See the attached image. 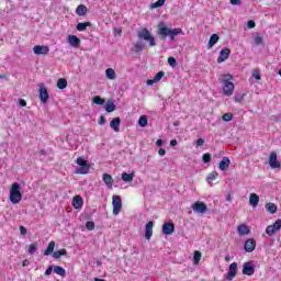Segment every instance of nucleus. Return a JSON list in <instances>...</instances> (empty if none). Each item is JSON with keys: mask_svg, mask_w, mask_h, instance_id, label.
Returning a JSON list of instances; mask_svg holds the SVG:
<instances>
[{"mask_svg": "<svg viewBox=\"0 0 281 281\" xmlns=\"http://www.w3.org/2000/svg\"><path fill=\"white\" fill-rule=\"evenodd\" d=\"M232 80H234V77L229 74L227 75H223V79H222V83H223V93L224 95H233L234 94V82H232Z\"/></svg>", "mask_w": 281, "mask_h": 281, "instance_id": "obj_2", "label": "nucleus"}, {"mask_svg": "<svg viewBox=\"0 0 281 281\" xmlns=\"http://www.w3.org/2000/svg\"><path fill=\"white\" fill-rule=\"evenodd\" d=\"M54 249H56V241H49L46 250L44 251V256H49V254H54Z\"/></svg>", "mask_w": 281, "mask_h": 281, "instance_id": "obj_27", "label": "nucleus"}, {"mask_svg": "<svg viewBox=\"0 0 281 281\" xmlns=\"http://www.w3.org/2000/svg\"><path fill=\"white\" fill-rule=\"evenodd\" d=\"M269 166L272 169L281 168L280 161H278V153L271 151L269 156Z\"/></svg>", "mask_w": 281, "mask_h": 281, "instance_id": "obj_9", "label": "nucleus"}, {"mask_svg": "<svg viewBox=\"0 0 281 281\" xmlns=\"http://www.w3.org/2000/svg\"><path fill=\"white\" fill-rule=\"evenodd\" d=\"M177 144H178L177 139H171L170 140V146H177Z\"/></svg>", "mask_w": 281, "mask_h": 281, "instance_id": "obj_63", "label": "nucleus"}, {"mask_svg": "<svg viewBox=\"0 0 281 281\" xmlns=\"http://www.w3.org/2000/svg\"><path fill=\"white\" fill-rule=\"evenodd\" d=\"M252 78H255L256 80H261L262 77L260 76V69L257 68L252 71Z\"/></svg>", "mask_w": 281, "mask_h": 281, "instance_id": "obj_46", "label": "nucleus"}, {"mask_svg": "<svg viewBox=\"0 0 281 281\" xmlns=\"http://www.w3.org/2000/svg\"><path fill=\"white\" fill-rule=\"evenodd\" d=\"M155 79H149V80H147V86L148 87H153V85H155Z\"/></svg>", "mask_w": 281, "mask_h": 281, "instance_id": "obj_61", "label": "nucleus"}, {"mask_svg": "<svg viewBox=\"0 0 281 281\" xmlns=\"http://www.w3.org/2000/svg\"><path fill=\"white\" fill-rule=\"evenodd\" d=\"M19 104L20 106H27V101H25L24 99H20Z\"/></svg>", "mask_w": 281, "mask_h": 281, "instance_id": "obj_59", "label": "nucleus"}, {"mask_svg": "<svg viewBox=\"0 0 281 281\" xmlns=\"http://www.w3.org/2000/svg\"><path fill=\"white\" fill-rule=\"evenodd\" d=\"M77 165L81 167V168L77 169V171H76L77 175H89V170L91 167L89 166L87 160H85L82 157H78Z\"/></svg>", "mask_w": 281, "mask_h": 281, "instance_id": "obj_4", "label": "nucleus"}, {"mask_svg": "<svg viewBox=\"0 0 281 281\" xmlns=\"http://www.w3.org/2000/svg\"><path fill=\"white\" fill-rule=\"evenodd\" d=\"M87 12H88V9H87V5L85 4H79L76 9V14H78V16H85Z\"/></svg>", "mask_w": 281, "mask_h": 281, "instance_id": "obj_24", "label": "nucleus"}, {"mask_svg": "<svg viewBox=\"0 0 281 281\" xmlns=\"http://www.w3.org/2000/svg\"><path fill=\"white\" fill-rule=\"evenodd\" d=\"M155 226V224L153 223V221H149L146 225H145V238L147 240H150V238H153V227Z\"/></svg>", "mask_w": 281, "mask_h": 281, "instance_id": "obj_16", "label": "nucleus"}, {"mask_svg": "<svg viewBox=\"0 0 281 281\" xmlns=\"http://www.w3.org/2000/svg\"><path fill=\"white\" fill-rule=\"evenodd\" d=\"M116 106L115 103L113 102H109L105 106V111L106 113H113V111H115Z\"/></svg>", "mask_w": 281, "mask_h": 281, "instance_id": "obj_39", "label": "nucleus"}, {"mask_svg": "<svg viewBox=\"0 0 281 281\" xmlns=\"http://www.w3.org/2000/svg\"><path fill=\"white\" fill-rule=\"evenodd\" d=\"M40 100L42 104H47L49 100V92L47 91V88L43 83L40 85Z\"/></svg>", "mask_w": 281, "mask_h": 281, "instance_id": "obj_6", "label": "nucleus"}, {"mask_svg": "<svg viewBox=\"0 0 281 281\" xmlns=\"http://www.w3.org/2000/svg\"><path fill=\"white\" fill-rule=\"evenodd\" d=\"M158 34H159L160 38H162V40L167 38V36L170 35V29H168L166 26L159 27Z\"/></svg>", "mask_w": 281, "mask_h": 281, "instance_id": "obj_25", "label": "nucleus"}, {"mask_svg": "<svg viewBox=\"0 0 281 281\" xmlns=\"http://www.w3.org/2000/svg\"><path fill=\"white\" fill-rule=\"evenodd\" d=\"M156 146H164V139L159 138L157 142H156Z\"/></svg>", "mask_w": 281, "mask_h": 281, "instance_id": "obj_62", "label": "nucleus"}, {"mask_svg": "<svg viewBox=\"0 0 281 281\" xmlns=\"http://www.w3.org/2000/svg\"><path fill=\"white\" fill-rule=\"evenodd\" d=\"M105 76L109 80H115L116 78L115 70L113 68H108L105 70Z\"/></svg>", "mask_w": 281, "mask_h": 281, "instance_id": "obj_32", "label": "nucleus"}, {"mask_svg": "<svg viewBox=\"0 0 281 281\" xmlns=\"http://www.w3.org/2000/svg\"><path fill=\"white\" fill-rule=\"evenodd\" d=\"M183 33V30L181 29H173V30H170L169 29V38L170 41H175V36H179V34H182Z\"/></svg>", "mask_w": 281, "mask_h": 281, "instance_id": "obj_28", "label": "nucleus"}, {"mask_svg": "<svg viewBox=\"0 0 281 281\" xmlns=\"http://www.w3.org/2000/svg\"><path fill=\"white\" fill-rule=\"evenodd\" d=\"M33 54H36V56H47V54H49V47L35 45L33 47Z\"/></svg>", "mask_w": 281, "mask_h": 281, "instance_id": "obj_10", "label": "nucleus"}, {"mask_svg": "<svg viewBox=\"0 0 281 281\" xmlns=\"http://www.w3.org/2000/svg\"><path fill=\"white\" fill-rule=\"evenodd\" d=\"M52 271H54V267L49 266L46 271L44 272L45 276H52Z\"/></svg>", "mask_w": 281, "mask_h": 281, "instance_id": "obj_54", "label": "nucleus"}, {"mask_svg": "<svg viewBox=\"0 0 281 281\" xmlns=\"http://www.w3.org/2000/svg\"><path fill=\"white\" fill-rule=\"evenodd\" d=\"M162 234H166L167 236L175 234V224L171 222H166L162 225Z\"/></svg>", "mask_w": 281, "mask_h": 281, "instance_id": "obj_14", "label": "nucleus"}, {"mask_svg": "<svg viewBox=\"0 0 281 281\" xmlns=\"http://www.w3.org/2000/svg\"><path fill=\"white\" fill-rule=\"evenodd\" d=\"M67 85H68V82H67V79H65V78H60L57 80V88H59L61 91L64 89H67Z\"/></svg>", "mask_w": 281, "mask_h": 281, "instance_id": "obj_33", "label": "nucleus"}, {"mask_svg": "<svg viewBox=\"0 0 281 281\" xmlns=\"http://www.w3.org/2000/svg\"><path fill=\"white\" fill-rule=\"evenodd\" d=\"M192 210L193 212H198V214H205V212H207V204L201 201H196L192 205Z\"/></svg>", "mask_w": 281, "mask_h": 281, "instance_id": "obj_8", "label": "nucleus"}, {"mask_svg": "<svg viewBox=\"0 0 281 281\" xmlns=\"http://www.w3.org/2000/svg\"><path fill=\"white\" fill-rule=\"evenodd\" d=\"M103 181L108 188H113V177L109 173H103Z\"/></svg>", "mask_w": 281, "mask_h": 281, "instance_id": "obj_23", "label": "nucleus"}, {"mask_svg": "<svg viewBox=\"0 0 281 281\" xmlns=\"http://www.w3.org/2000/svg\"><path fill=\"white\" fill-rule=\"evenodd\" d=\"M229 54H232V50L229 48H223L217 57V63L220 65L221 63H225V60L229 58Z\"/></svg>", "mask_w": 281, "mask_h": 281, "instance_id": "obj_13", "label": "nucleus"}, {"mask_svg": "<svg viewBox=\"0 0 281 281\" xmlns=\"http://www.w3.org/2000/svg\"><path fill=\"white\" fill-rule=\"evenodd\" d=\"M86 228L88 229V232H93V229H95V223L88 221L86 223Z\"/></svg>", "mask_w": 281, "mask_h": 281, "instance_id": "obj_44", "label": "nucleus"}, {"mask_svg": "<svg viewBox=\"0 0 281 281\" xmlns=\"http://www.w3.org/2000/svg\"><path fill=\"white\" fill-rule=\"evenodd\" d=\"M276 232H278V231L276 229V227H273V225H269L266 228V234H268V236H273V234H276Z\"/></svg>", "mask_w": 281, "mask_h": 281, "instance_id": "obj_40", "label": "nucleus"}, {"mask_svg": "<svg viewBox=\"0 0 281 281\" xmlns=\"http://www.w3.org/2000/svg\"><path fill=\"white\" fill-rule=\"evenodd\" d=\"M243 3L241 0H231L232 5H240Z\"/></svg>", "mask_w": 281, "mask_h": 281, "instance_id": "obj_57", "label": "nucleus"}, {"mask_svg": "<svg viewBox=\"0 0 281 281\" xmlns=\"http://www.w3.org/2000/svg\"><path fill=\"white\" fill-rule=\"evenodd\" d=\"M168 63H169L170 67H176L177 59L175 57H169Z\"/></svg>", "mask_w": 281, "mask_h": 281, "instance_id": "obj_53", "label": "nucleus"}, {"mask_svg": "<svg viewBox=\"0 0 281 281\" xmlns=\"http://www.w3.org/2000/svg\"><path fill=\"white\" fill-rule=\"evenodd\" d=\"M256 245V239L249 238L245 241L244 249L247 251V254H251V251H255Z\"/></svg>", "mask_w": 281, "mask_h": 281, "instance_id": "obj_12", "label": "nucleus"}, {"mask_svg": "<svg viewBox=\"0 0 281 281\" xmlns=\"http://www.w3.org/2000/svg\"><path fill=\"white\" fill-rule=\"evenodd\" d=\"M98 124H100L101 126H102V124H106V117H104V115H101L98 121Z\"/></svg>", "mask_w": 281, "mask_h": 281, "instance_id": "obj_55", "label": "nucleus"}, {"mask_svg": "<svg viewBox=\"0 0 281 281\" xmlns=\"http://www.w3.org/2000/svg\"><path fill=\"white\" fill-rule=\"evenodd\" d=\"M229 164H232V160H229V157H223L220 161V170H227L229 168Z\"/></svg>", "mask_w": 281, "mask_h": 281, "instance_id": "obj_20", "label": "nucleus"}, {"mask_svg": "<svg viewBox=\"0 0 281 281\" xmlns=\"http://www.w3.org/2000/svg\"><path fill=\"white\" fill-rule=\"evenodd\" d=\"M203 144H205V139H203V138L196 139V146H203Z\"/></svg>", "mask_w": 281, "mask_h": 281, "instance_id": "obj_58", "label": "nucleus"}, {"mask_svg": "<svg viewBox=\"0 0 281 281\" xmlns=\"http://www.w3.org/2000/svg\"><path fill=\"white\" fill-rule=\"evenodd\" d=\"M220 38L221 37L218 36V34H212L209 40V44H207L209 49H212L213 45H216V43H218Z\"/></svg>", "mask_w": 281, "mask_h": 281, "instance_id": "obj_22", "label": "nucleus"}, {"mask_svg": "<svg viewBox=\"0 0 281 281\" xmlns=\"http://www.w3.org/2000/svg\"><path fill=\"white\" fill-rule=\"evenodd\" d=\"M20 234L25 236V234H27V228H25V226H20Z\"/></svg>", "mask_w": 281, "mask_h": 281, "instance_id": "obj_56", "label": "nucleus"}, {"mask_svg": "<svg viewBox=\"0 0 281 281\" xmlns=\"http://www.w3.org/2000/svg\"><path fill=\"white\" fill-rule=\"evenodd\" d=\"M54 273H56L57 276H60L61 278H65V276H67V272L65 271V268H63L60 266H55L54 267Z\"/></svg>", "mask_w": 281, "mask_h": 281, "instance_id": "obj_30", "label": "nucleus"}, {"mask_svg": "<svg viewBox=\"0 0 281 281\" xmlns=\"http://www.w3.org/2000/svg\"><path fill=\"white\" fill-rule=\"evenodd\" d=\"M9 199L13 205L19 204L23 200V193H21V184L19 182H14L11 186Z\"/></svg>", "mask_w": 281, "mask_h": 281, "instance_id": "obj_1", "label": "nucleus"}, {"mask_svg": "<svg viewBox=\"0 0 281 281\" xmlns=\"http://www.w3.org/2000/svg\"><path fill=\"white\" fill-rule=\"evenodd\" d=\"M222 120L224 122H232V120H234V114H232V112L224 113Z\"/></svg>", "mask_w": 281, "mask_h": 281, "instance_id": "obj_38", "label": "nucleus"}, {"mask_svg": "<svg viewBox=\"0 0 281 281\" xmlns=\"http://www.w3.org/2000/svg\"><path fill=\"white\" fill-rule=\"evenodd\" d=\"M122 124V119L114 117L111 122H110V127L112 131H114L115 133H120V126Z\"/></svg>", "mask_w": 281, "mask_h": 281, "instance_id": "obj_15", "label": "nucleus"}, {"mask_svg": "<svg viewBox=\"0 0 281 281\" xmlns=\"http://www.w3.org/2000/svg\"><path fill=\"white\" fill-rule=\"evenodd\" d=\"M254 41H255V44H256V45H262V36L256 35V36L254 37Z\"/></svg>", "mask_w": 281, "mask_h": 281, "instance_id": "obj_50", "label": "nucleus"}, {"mask_svg": "<svg viewBox=\"0 0 281 281\" xmlns=\"http://www.w3.org/2000/svg\"><path fill=\"white\" fill-rule=\"evenodd\" d=\"M138 38H143V41H147L149 43V47H155L157 45V42L155 41V36L150 34V31L148 29H143L138 32Z\"/></svg>", "mask_w": 281, "mask_h": 281, "instance_id": "obj_3", "label": "nucleus"}, {"mask_svg": "<svg viewBox=\"0 0 281 281\" xmlns=\"http://www.w3.org/2000/svg\"><path fill=\"white\" fill-rule=\"evenodd\" d=\"M164 76H166V72H164V71L157 72L156 76L154 77V81L155 82L161 81V78H164Z\"/></svg>", "mask_w": 281, "mask_h": 281, "instance_id": "obj_43", "label": "nucleus"}, {"mask_svg": "<svg viewBox=\"0 0 281 281\" xmlns=\"http://www.w3.org/2000/svg\"><path fill=\"white\" fill-rule=\"evenodd\" d=\"M237 232H238L239 236H247L249 234V226L245 225V224H240L237 227Z\"/></svg>", "mask_w": 281, "mask_h": 281, "instance_id": "obj_21", "label": "nucleus"}, {"mask_svg": "<svg viewBox=\"0 0 281 281\" xmlns=\"http://www.w3.org/2000/svg\"><path fill=\"white\" fill-rule=\"evenodd\" d=\"M83 204H85V202L82 201V196H80V195L74 196L72 206L75 207V210H80V207H82Z\"/></svg>", "mask_w": 281, "mask_h": 281, "instance_id": "obj_17", "label": "nucleus"}, {"mask_svg": "<svg viewBox=\"0 0 281 281\" xmlns=\"http://www.w3.org/2000/svg\"><path fill=\"white\" fill-rule=\"evenodd\" d=\"M249 203L252 207H258V203H260V196H258L256 193H250Z\"/></svg>", "mask_w": 281, "mask_h": 281, "instance_id": "obj_18", "label": "nucleus"}, {"mask_svg": "<svg viewBox=\"0 0 281 281\" xmlns=\"http://www.w3.org/2000/svg\"><path fill=\"white\" fill-rule=\"evenodd\" d=\"M166 0H158L154 3H151V8H161L162 5H165Z\"/></svg>", "mask_w": 281, "mask_h": 281, "instance_id": "obj_47", "label": "nucleus"}, {"mask_svg": "<svg viewBox=\"0 0 281 281\" xmlns=\"http://www.w3.org/2000/svg\"><path fill=\"white\" fill-rule=\"evenodd\" d=\"M138 126H142V128L148 126V116L142 115L138 120Z\"/></svg>", "mask_w": 281, "mask_h": 281, "instance_id": "obj_35", "label": "nucleus"}, {"mask_svg": "<svg viewBox=\"0 0 281 281\" xmlns=\"http://www.w3.org/2000/svg\"><path fill=\"white\" fill-rule=\"evenodd\" d=\"M266 210L270 214H276L278 212V206L276 205V203H267L266 204Z\"/></svg>", "mask_w": 281, "mask_h": 281, "instance_id": "obj_31", "label": "nucleus"}, {"mask_svg": "<svg viewBox=\"0 0 281 281\" xmlns=\"http://www.w3.org/2000/svg\"><path fill=\"white\" fill-rule=\"evenodd\" d=\"M93 104H104V99H102L100 95H95L92 99Z\"/></svg>", "mask_w": 281, "mask_h": 281, "instance_id": "obj_45", "label": "nucleus"}, {"mask_svg": "<svg viewBox=\"0 0 281 281\" xmlns=\"http://www.w3.org/2000/svg\"><path fill=\"white\" fill-rule=\"evenodd\" d=\"M145 47L146 45L144 44V42L137 41L135 44V53L139 54V52L144 50Z\"/></svg>", "mask_w": 281, "mask_h": 281, "instance_id": "obj_37", "label": "nucleus"}, {"mask_svg": "<svg viewBox=\"0 0 281 281\" xmlns=\"http://www.w3.org/2000/svg\"><path fill=\"white\" fill-rule=\"evenodd\" d=\"M202 161L204 164H210V161H212V154H210V153L203 154Z\"/></svg>", "mask_w": 281, "mask_h": 281, "instance_id": "obj_41", "label": "nucleus"}, {"mask_svg": "<svg viewBox=\"0 0 281 281\" xmlns=\"http://www.w3.org/2000/svg\"><path fill=\"white\" fill-rule=\"evenodd\" d=\"M158 155H160V157H164V155H166V150L164 148H159Z\"/></svg>", "mask_w": 281, "mask_h": 281, "instance_id": "obj_60", "label": "nucleus"}, {"mask_svg": "<svg viewBox=\"0 0 281 281\" xmlns=\"http://www.w3.org/2000/svg\"><path fill=\"white\" fill-rule=\"evenodd\" d=\"M217 178H218V172L213 171L212 173L209 175L207 181L210 183L211 181H216Z\"/></svg>", "mask_w": 281, "mask_h": 281, "instance_id": "obj_42", "label": "nucleus"}, {"mask_svg": "<svg viewBox=\"0 0 281 281\" xmlns=\"http://www.w3.org/2000/svg\"><path fill=\"white\" fill-rule=\"evenodd\" d=\"M27 251H29L30 256H32L36 251V244H30Z\"/></svg>", "mask_w": 281, "mask_h": 281, "instance_id": "obj_49", "label": "nucleus"}, {"mask_svg": "<svg viewBox=\"0 0 281 281\" xmlns=\"http://www.w3.org/2000/svg\"><path fill=\"white\" fill-rule=\"evenodd\" d=\"M247 27H248V30H254V27H256V21L249 20L247 22Z\"/></svg>", "mask_w": 281, "mask_h": 281, "instance_id": "obj_52", "label": "nucleus"}, {"mask_svg": "<svg viewBox=\"0 0 281 281\" xmlns=\"http://www.w3.org/2000/svg\"><path fill=\"white\" fill-rule=\"evenodd\" d=\"M234 100L235 102H243L245 100V93L235 95Z\"/></svg>", "mask_w": 281, "mask_h": 281, "instance_id": "obj_51", "label": "nucleus"}, {"mask_svg": "<svg viewBox=\"0 0 281 281\" xmlns=\"http://www.w3.org/2000/svg\"><path fill=\"white\" fill-rule=\"evenodd\" d=\"M202 254L199 250H195L193 254V265H199L201 262Z\"/></svg>", "mask_w": 281, "mask_h": 281, "instance_id": "obj_36", "label": "nucleus"}, {"mask_svg": "<svg viewBox=\"0 0 281 281\" xmlns=\"http://www.w3.org/2000/svg\"><path fill=\"white\" fill-rule=\"evenodd\" d=\"M121 179H122V181H125V183H128V182L133 181V179H135V173L123 172L121 175Z\"/></svg>", "mask_w": 281, "mask_h": 281, "instance_id": "obj_26", "label": "nucleus"}, {"mask_svg": "<svg viewBox=\"0 0 281 281\" xmlns=\"http://www.w3.org/2000/svg\"><path fill=\"white\" fill-rule=\"evenodd\" d=\"M66 254H67V249L61 248V249L56 250V251L53 252V258L58 260V258H60L61 256H65Z\"/></svg>", "mask_w": 281, "mask_h": 281, "instance_id": "obj_34", "label": "nucleus"}, {"mask_svg": "<svg viewBox=\"0 0 281 281\" xmlns=\"http://www.w3.org/2000/svg\"><path fill=\"white\" fill-rule=\"evenodd\" d=\"M241 273L244 276H254L256 273V269L254 268V263L251 261L245 262L243 266Z\"/></svg>", "mask_w": 281, "mask_h": 281, "instance_id": "obj_11", "label": "nucleus"}, {"mask_svg": "<svg viewBox=\"0 0 281 281\" xmlns=\"http://www.w3.org/2000/svg\"><path fill=\"white\" fill-rule=\"evenodd\" d=\"M112 206H113V214L117 216L120 212H122V196L113 195L112 196Z\"/></svg>", "mask_w": 281, "mask_h": 281, "instance_id": "obj_5", "label": "nucleus"}, {"mask_svg": "<svg viewBox=\"0 0 281 281\" xmlns=\"http://www.w3.org/2000/svg\"><path fill=\"white\" fill-rule=\"evenodd\" d=\"M87 27H91V22H79L76 26L78 32H85Z\"/></svg>", "mask_w": 281, "mask_h": 281, "instance_id": "obj_29", "label": "nucleus"}, {"mask_svg": "<svg viewBox=\"0 0 281 281\" xmlns=\"http://www.w3.org/2000/svg\"><path fill=\"white\" fill-rule=\"evenodd\" d=\"M224 260H225L226 262H229V260H232V257L225 256V257H224Z\"/></svg>", "mask_w": 281, "mask_h": 281, "instance_id": "obj_64", "label": "nucleus"}, {"mask_svg": "<svg viewBox=\"0 0 281 281\" xmlns=\"http://www.w3.org/2000/svg\"><path fill=\"white\" fill-rule=\"evenodd\" d=\"M238 273V263L233 262L228 267L227 277L226 280L232 281L234 278H236V274Z\"/></svg>", "mask_w": 281, "mask_h": 281, "instance_id": "obj_7", "label": "nucleus"}, {"mask_svg": "<svg viewBox=\"0 0 281 281\" xmlns=\"http://www.w3.org/2000/svg\"><path fill=\"white\" fill-rule=\"evenodd\" d=\"M68 43L71 45V47H80V38H78L76 35H69Z\"/></svg>", "mask_w": 281, "mask_h": 281, "instance_id": "obj_19", "label": "nucleus"}, {"mask_svg": "<svg viewBox=\"0 0 281 281\" xmlns=\"http://www.w3.org/2000/svg\"><path fill=\"white\" fill-rule=\"evenodd\" d=\"M272 227L276 228L277 232H280L281 229V220H277L273 224H272Z\"/></svg>", "mask_w": 281, "mask_h": 281, "instance_id": "obj_48", "label": "nucleus"}]
</instances>
